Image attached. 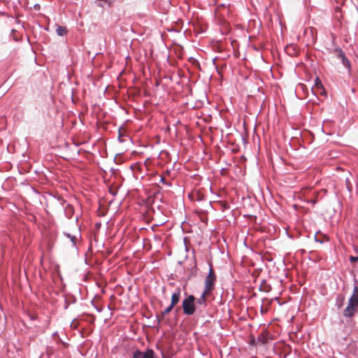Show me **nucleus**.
Masks as SVG:
<instances>
[{
	"instance_id": "obj_19",
	"label": "nucleus",
	"mask_w": 358,
	"mask_h": 358,
	"mask_svg": "<svg viewBox=\"0 0 358 358\" xmlns=\"http://www.w3.org/2000/svg\"><path fill=\"white\" fill-rule=\"evenodd\" d=\"M118 139L120 142H122V141L121 140V134L120 133L119 134Z\"/></svg>"
},
{
	"instance_id": "obj_21",
	"label": "nucleus",
	"mask_w": 358,
	"mask_h": 358,
	"mask_svg": "<svg viewBox=\"0 0 358 358\" xmlns=\"http://www.w3.org/2000/svg\"><path fill=\"white\" fill-rule=\"evenodd\" d=\"M97 310H98L99 312H101V308H100V309H99V308H97Z\"/></svg>"
},
{
	"instance_id": "obj_20",
	"label": "nucleus",
	"mask_w": 358,
	"mask_h": 358,
	"mask_svg": "<svg viewBox=\"0 0 358 358\" xmlns=\"http://www.w3.org/2000/svg\"><path fill=\"white\" fill-rule=\"evenodd\" d=\"M334 41H335V37H334V36L333 35V36H332V43H333V44H334Z\"/></svg>"
},
{
	"instance_id": "obj_3",
	"label": "nucleus",
	"mask_w": 358,
	"mask_h": 358,
	"mask_svg": "<svg viewBox=\"0 0 358 358\" xmlns=\"http://www.w3.org/2000/svg\"><path fill=\"white\" fill-rule=\"evenodd\" d=\"M215 280L216 276L214 273L211 264H210L209 273L205 279L204 289L206 290V292H210L213 289Z\"/></svg>"
},
{
	"instance_id": "obj_12",
	"label": "nucleus",
	"mask_w": 358,
	"mask_h": 358,
	"mask_svg": "<svg viewBox=\"0 0 358 358\" xmlns=\"http://www.w3.org/2000/svg\"><path fill=\"white\" fill-rule=\"evenodd\" d=\"M144 358H157L152 349H147L144 352Z\"/></svg>"
},
{
	"instance_id": "obj_10",
	"label": "nucleus",
	"mask_w": 358,
	"mask_h": 358,
	"mask_svg": "<svg viewBox=\"0 0 358 358\" xmlns=\"http://www.w3.org/2000/svg\"><path fill=\"white\" fill-rule=\"evenodd\" d=\"M174 306H171V305L170 304L167 308H166L163 311H162L161 316H157L158 322H159L166 314H168L172 310Z\"/></svg>"
},
{
	"instance_id": "obj_7",
	"label": "nucleus",
	"mask_w": 358,
	"mask_h": 358,
	"mask_svg": "<svg viewBox=\"0 0 358 358\" xmlns=\"http://www.w3.org/2000/svg\"><path fill=\"white\" fill-rule=\"evenodd\" d=\"M345 297L343 294H338L335 300V306L337 308L341 309L345 303Z\"/></svg>"
},
{
	"instance_id": "obj_18",
	"label": "nucleus",
	"mask_w": 358,
	"mask_h": 358,
	"mask_svg": "<svg viewBox=\"0 0 358 358\" xmlns=\"http://www.w3.org/2000/svg\"><path fill=\"white\" fill-rule=\"evenodd\" d=\"M162 358H171V357L166 356L164 353H162Z\"/></svg>"
},
{
	"instance_id": "obj_17",
	"label": "nucleus",
	"mask_w": 358,
	"mask_h": 358,
	"mask_svg": "<svg viewBox=\"0 0 358 358\" xmlns=\"http://www.w3.org/2000/svg\"><path fill=\"white\" fill-rule=\"evenodd\" d=\"M71 327L72 329H76L77 327V323L76 322V320H73L71 324Z\"/></svg>"
},
{
	"instance_id": "obj_9",
	"label": "nucleus",
	"mask_w": 358,
	"mask_h": 358,
	"mask_svg": "<svg viewBox=\"0 0 358 358\" xmlns=\"http://www.w3.org/2000/svg\"><path fill=\"white\" fill-rule=\"evenodd\" d=\"M210 292H206V290L204 289L203 293H202V294H201V296H200V298L198 299L195 303H196L197 304H199L200 306H206V296Z\"/></svg>"
},
{
	"instance_id": "obj_14",
	"label": "nucleus",
	"mask_w": 358,
	"mask_h": 358,
	"mask_svg": "<svg viewBox=\"0 0 358 358\" xmlns=\"http://www.w3.org/2000/svg\"><path fill=\"white\" fill-rule=\"evenodd\" d=\"M315 85L316 87L322 88V84L319 78H316L315 80Z\"/></svg>"
},
{
	"instance_id": "obj_15",
	"label": "nucleus",
	"mask_w": 358,
	"mask_h": 358,
	"mask_svg": "<svg viewBox=\"0 0 358 358\" xmlns=\"http://www.w3.org/2000/svg\"><path fill=\"white\" fill-rule=\"evenodd\" d=\"M349 259L351 263H354V262H356L357 261H358V257L350 256L349 257Z\"/></svg>"
},
{
	"instance_id": "obj_5",
	"label": "nucleus",
	"mask_w": 358,
	"mask_h": 358,
	"mask_svg": "<svg viewBox=\"0 0 358 358\" xmlns=\"http://www.w3.org/2000/svg\"><path fill=\"white\" fill-rule=\"evenodd\" d=\"M348 303L358 308V287L355 286L353 288L352 294L348 300Z\"/></svg>"
},
{
	"instance_id": "obj_1",
	"label": "nucleus",
	"mask_w": 358,
	"mask_h": 358,
	"mask_svg": "<svg viewBox=\"0 0 358 358\" xmlns=\"http://www.w3.org/2000/svg\"><path fill=\"white\" fill-rule=\"evenodd\" d=\"M329 53H336L337 58L340 59L343 66L346 69L348 74L352 73V66L349 59L347 58L345 52L338 46H336L334 49L328 48Z\"/></svg>"
},
{
	"instance_id": "obj_8",
	"label": "nucleus",
	"mask_w": 358,
	"mask_h": 358,
	"mask_svg": "<svg viewBox=\"0 0 358 358\" xmlns=\"http://www.w3.org/2000/svg\"><path fill=\"white\" fill-rule=\"evenodd\" d=\"M63 234L64 236H65L66 238H69L71 243H72V246L73 248H77V242H78V238L74 236V235H71L70 233H68V232H66V231H64L63 232Z\"/></svg>"
},
{
	"instance_id": "obj_6",
	"label": "nucleus",
	"mask_w": 358,
	"mask_h": 358,
	"mask_svg": "<svg viewBox=\"0 0 358 358\" xmlns=\"http://www.w3.org/2000/svg\"><path fill=\"white\" fill-rule=\"evenodd\" d=\"M180 294L181 289L180 288H177L176 291L172 294L171 305V306H175L180 299Z\"/></svg>"
},
{
	"instance_id": "obj_13",
	"label": "nucleus",
	"mask_w": 358,
	"mask_h": 358,
	"mask_svg": "<svg viewBox=\"0 0 358 358\" xmlns=\"http://www.w3.org/2000/svg\"><path fill=\"white\" fill-rule=\"evenodd\" d=\"M132 358H144V352H141L139 350H136L133 352Z\"/></svg>"
},
{
	"instance_id": "obj_16",
	"label": "nucleus",
	"mask_w": 358,
	"mask_h": 358,
	"mask_svg": "<svg viewBox=\"0 0 358 358\" xmlns=\"http://www.w3.org/2000/svg\"><path fill=\"white\" fill-rule=\"evenodd\" d=\"M160 182L164 183V184H165V185H166L169 187L171 186V183L166 182L164 178L162 177V176L160 177Z\"/></svg>"
},
{
	"instance_id": "obj_4",
	"label": "nucleus",
	"mask_w": 358,
	"mask_h": 358,
	"mask_svg": "<svg viewBox=\"0 0 358 358\" xmlns=\"http://www.w3.org/2000/svg\"><path fill=\"white\" fill-rule=\"evenodd\" d=\"M357 311L358 308L348 303L346 308L343 311V315L346 318H350L352 317Z\"/></svg>"
},
{
	"instance_id": "obj_11",
	"label": "nucleus",
	"mask_w": 358,
	"mask_h": 358,
	"mask_svg": "<svg viewBox=\"0 0 358 358\" xmlns=\"http://www.w3.org/2000/svg\"><path fill=\"white\" fill-rule=\"evenodd\" d=\"M56 33L59 36H63L67 33V29L65 27L57 26Z\"/></svg>"
},
{
	"instance_id": "obj_2",
	"label": "nucleus",
	"mask_w": 358,
	"mask_h": 358,
	"mask_svg": "<svg viewBox=\"0 0 358 358\" xmlns=\"http://www.w3.org/2000/svg\"><path fill=\"white\" fill-rule=\"evenodd\" d=\"M196 298L193 295H189L182 301L183 313L186 315H192L196 311Z\"/></svg>"
}]
</instances>
